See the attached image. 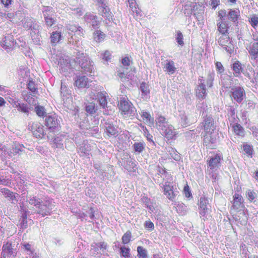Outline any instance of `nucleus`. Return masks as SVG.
<instances>
[{"instance_id":"f257e3e1","label":"nucleus","mask_w":258,"mask_h":258,"mask_svg":"<svg viewBox=\"0 0 258 258\" xmlns=\"http://www.w3.org/2000/svg\"><path fill=\"white\" fill-rule=\"evenodd\" d=\"M23 25L24 28L31 29L32 31L31 33V35L33 42L36 44L40 45V40L38 37V35H36V38H33L35 35L39 33L40 28H41V26L38 24L36 20L31 18L27 17L23 20Z\"/></svg>"},{"instance_id":"f03ea898","label":"nucleus","mask_w":258,"mask_h":258,"mask_svg":"<svg viewBox=\"0 0 258 258\" xmlns=\"http://www.w3.org/2000/svg\"><path fill=\"white\" fill-rule=\"evenodd\" d=\"M119 109L124 115L131 117H137V110L133 104L125 97H120Z\"/></svg>"},{"instance_id":"7ed1b4c3","label":"nucleus","mask_w":258,"mask_h":258,"mask_svg":"<svg viewBox=\"0 0 258 258\" xmlns=\"http://www.w3.org/2000/svg\"><path fill=\"white\" fill-rule=\"evenodd\" d=\"M202 119V122L196 128V132L199 133L203 129V131L202 133H214L216 129V125L212 115L205 116Z\"/></svg>"},{"instance_id":"20e7f679","label":"nucleus","mask_w":258,"mask_h":258,"mask_svg":"<svg viewBox=\"0 0 258 258\" xmlns=\"http://www.w3.org/2000/svg\"><path fill=\"white\" fill-rule=\"evenodd\" d=\"M100 126H102L104 130V136L105 138L117 136V127L113 124L111 119H103L101 121Z\"/></svg>"},{"instance_id":"39448f33","label":"nucleus","mask_w":258,"mask_h":258,"mask_svg":"<svg viewBox=\"0 0 258 258\" xmlns=\"http://www.w3.org/2000/svg\"><path fill=\"white\" fill-rule=\"evenodd\" d=\"M77 62L84 72H90L93 69V62L90 60L88 55L84 53L78 52L76 56Z\"/></svg>"},{"instance_id":"423d86ee","label":"nucleus","mask_w":258,"mask_h":258,"mask_svg":"<svg viewBox=\"0 0 258 258\" xmlns=\"http://www.w3.org/2000/svg\"><path fill=\"white\" fill-rule=\"evenodd\" d=\"M160 185L166 198L172 202L174 201L176 197L179 194V191L176 186L168 181H166L164 184L162 183Z\"/></svg>"},{"instance_id":"0eeeda50","label":"nucleus","mask_w":258,"mask_h":258,"mask_svg":"<svg viewBox=\"0 0 258 258\" xmlns=\"http://www.w3.org/2000/svg\"><path fill=\"white\" fill-rule=\"evenodd\" d=\"M45 124L50 133H57L60 131V121L55 114L46 116Z\"/></svg>"},{"instance_id":"6e6552de","label":"nucleus","mask_w":258,"mask_h":258,"mask_svg":"<svg viewBox=\"0 0 258 258\" xmlns=\"http://www.w3.org/2000/svg\"><path fill=\"white\" fill-rule=\"evenodd\" d=\"M203 145L207 149H215L217 147V139L214 133H202Z\"/></svg>"},{"instance_id":"1a4fd4ad","label":"nucleus","mask_w":258,"mask_h":258,"mask_svg":"<svg viewBox=\"0 0 258 258\" xmlns=\"http://www.w3.org/2000/svg\"><path fill=\"white\" fill-rule=\"evenodd\" d=\"M97 10L99 15L108 20L109 21H112V16L109 8L107 6L105 0H95Z\"/></svg>"},{"instance_id":"9d476101","label":"nucleus","mask_w":258,"mask_h":258,"mask_svg":"<svg viewBox=\"0 0 258 258\" xmlns=\"http://www.w3.org/2000/svg\"><path fill=\"white\" fill-rule=\"evenodd\" d=\"M55 205L51 201H41L40 205L38 207L37 213L41 215L43 217L47 215H50L52 213V210Z\"/></svg>"},{"instance_id":"9b49d317","label":"nucleus","mask_w":258,"mask_h":258,"mask_svg":"<svg viewBox=\"0 0 258 258\" xmlns=\"http://www.w3.org/2000/svg\"><path fill=\"white\" fill-rule=\"evenodd\" d=\"M29 129L32 132L34 136L37 138L45 139L46 133L44 132L43 126L38 122L29 123Z\"/></svg>"},{"instance_id":"f8f14e48","label":"nucleus","mask_w":258,"mask_h":258,"mask_svg":"<svg viewBox=\"0 0 258 258\" xmlns=\"http://www.w3.org/2000/svg\"><path fill=\"white\" fill-rule=\"evenodd\" d=\"M16 254L17 251L14 244L7 242L3 245L1 258H16Z\"/></svg>"},{"instance_id":"ddd939ff","label":"nucleus","mask_w":258,"mask_h":258,"mask_svg":"<svg viewBox=\"0 0 258 258\" xmlns=\"http://www.w3.org/2000/svg\"><path fill=\"white\" fill-rule=\"evenodd\" d=\"M84 19L90 27L91 26L94 29L99 28L100 21L98 20V17L96 15L91 13H87L84 15Z\"/></svg>"},{"instance_id":"4468645a","label":"nucleus","mask_w":258,"mask_h":258,"mask_svg":"<svg viewBox=\"0 0 258 258\" xmlns=\"http://www.w3.org/2000/svg\"><path fill=\"white\" fill-rule=\"evenodd\" d=\"M121 165L129 172L134 171L136 166L135 161L128 155L125 154L121 158Z\"/></svg>"},{"instance_id":"2eb2a0df","label":"nucleus","mask_w":258,"mask_h":258,"mask_svg":"<svg viewBox=\"0 0 258 258\" xmlns=\"http://www.w3.org/2000/svg\"><path fill=\"white\" fill-rule=\"evenodd\" d=\"M65 136L60 135L55 137L52 135V133H48L46 135V139L51 141L52 147L56 148H61L63 147V139Z\"/></svg>"},{"instance_id":"dca6fc26","label":"nucleus","mask_w":258,"mask_h":258,"mask_svg":"<svg viewBox=\"0 0 258 258\" xmlns=\"http://www.w3.org/2000/svg\"><path fill=\"white\" fill-rule=\"evenodd\" d=\"M232 98L238 103H241L245 95V91L242 87L238 86L232 88Z\"/></svg>"},{"instance_id":"f3484780","label":"nucleus","mask_w":258,"mask_h":258,"mask_svg":"<svg viewBox=\"0 0 258 258\" xmlns=\"http://www.w3.org/2000/svg\"><path fill=\"white\" fill-rule=\"evenodd\" d=\"M1 46L8 52L13 49L14 46V41L13 36L8 34L6 36L3 41L1 42Z\"/></svg>"},{"instance_id":"a211bd4d","label":"nucleus","mask_w":258,"mask_h":258,"mask_svg":"<svg viewBox=\"0 0 258 258\" xmlns=\"http://www.w3.org/2000/svg\"><path fill=\"white\" fill-rule=\"evenodd\" d=\"M157 128L160 134L163 135L169 124L166 119L163 116H159L156 119Z\"/></svg>"},{"instance_id":"6ab92c4d","label":"nucleus","mask_w":258,"mask_h":258,"mask_svg":"<svg viewBox=\"0 0 258 258\" xmlns=\"http://www.w3.org/2000/svg\"><path fill=\"white\" fill-rule=\"evenodd\" d=\"M88 79L85 76H76L74 85L78 88H88L89 86Z\"/></svg>"},{"instance_id":"aec40b11","label":"nucleus","mask_w":258,"mask_h":258,"mask_svg":"<svg viewBox=\"0 0 258 258\" xmlns=\"http://www.w3.org/2000/svg\"><path fill=\"white\" fill-rule=\"evenodd\" d=\"M223 160L221 154H216L208 161V165L211 169H214L220 166L221 161Z\"/></svg>"},{"instance_id":"412c9836","label":"nucleus","mask_w":258,"mask_h":258,"mask_svg":"<svg viewBox=\"0 0 258 258\" xmlns=\"http://www.w3.org/2000/svg\"><path fill=\"white\" fill-rule=\"evenodd\" d=\"M140 90L141 92V98L145 101L148 100L150 98V91L149 86L145 82H142L140 84Z\"/></svg>"},{"instance_id":"4be33fe9","label":"nucleus","mask_w":258,"mask_h":258,"mask_svg":"<svg viewBox=\"0 0 258 258\" xmlns=\"http://www.w3.org/2000/svg\"><path fill=\"white\" fill-rule=\"evenodd\" d=\"M25 147L22 144L19 143H14L10 150L9 154L13 155H21L25 153Z\"/></svg>"},{"instance_id":"5701e85b","label":"nucleus","mask_w":258,"mask_h":258,"mask_svg":"<svg viewBox=\"0 0 258 258\" xmlns=\"http://www.w3.org/2000/svg\"><path fill=\"white\" fill-rule=\"evenodd\" d=\"M197 106L200 115H201L202 118H203L205 116L212 115L211 114H209L211 110V108L210 107H209L206 103L203 102L199 103Z\"/></svg>"},{"instance_id":"b1692460","label":"nucleus","mask_w":258,"mask_h":258,"mask_svg":"<svg viewBox=\"0 0 258 258\" xmlns=\"http://www.w3.org/2000/svg\"><path fill=\"white\" fill-rule=\"evenodd\" d=\"M246 49L253 58L255 59L258 57V42L250 43L246 47Z\"/></svg>"},{"instance_id":"393cba45","label":"nucleus","mask_w":258,"mask_h":258,"mask_svg":"<svg viewBox=\"0 0 258 258\" xmlns=\"http://www.w3.org/2000/svg\"><path fill=\"white\" fill-rule=\"evenodd\" d=\"M230 125L235 135L240 138H243L245 136V132L244 128L237 122H234Z\"/></svg>"},{"instance_id":"a878e982","label":"nucleus","mask_w":258,"mask_h":258,"mask_svg":"<svg viewBox=\"0 0 258 258\" xmlns=\"http://www.w3.org/2000/svg\"><path fill=\"white\" fill-rule=\"evenodd\" d=\"M42 12L44 19L57 17V15L53 9V8L49 6H43L42 8Z\"/></svg>"},{"instance_id":"bb28decb","label":"nucleus","mask_w":258,"mask_h":258,"mask_svg":"<svg viewBox=\"0 0 258 258\" xmlns=\"http://www.w3.org/2000/svg\"><path fill=\"white\" fill-rule=\"evenodd\" d=\"M240 16V11L238 9H229L227 14L228 20L232 21L234 23H238V19Z\"/></svg>"},{"instance_id":"cd10ccee","label":"nucleus","mask_w":258,"mask_h":258,"mask_svg":"<svg viewBox=\"0 0 258 258\" xmlns=\"http://www.w3.org/2000/svg\"><path fill=\"white\" fill-rule=\"evenodd\" d=\"M231 69L234 72V76L236 77H240L241 73H242L244 70L242 67V64L238 60L235 61L232 64Z\"/></svg>"},{"instance_id":"c85d7f7f","label":"nucleus","mask_w":258,"mask_h":258,"mask_svg":"<svg viewBox=\"0 0 258 258\" xmlns=\"http://www.w3.org/2000/svg\"><path fill=\"white\" fill-rule=\"evenodd\" d=\"M217 26L218 27V31L219 32V35L220 34L221 35L229 34L228 30L229 26L226 22L220 21L217 23Z\"/></svg>"},{"instance_id":"c756f323","label":"nucleus","mask_w":258,"mask_h":258,"mask_svg":"<svg viewBox=\"0 0 258 258\" xmlns=\"http://www.w3.org/2000/svg\"><path fill=\"white\" fill-rule=\"evenodd\" d=\"M196 96L200 99L203 100L205 99L207 95L206 85H203L201 84V85H198L196 89Z\"/></svg>"},{"instance_id":"7c9ffc66","label":"nucleus","mask_w":258,"mask_h":258,"mask_svg":"<svg viewBox=\"0 0 258 258\" xmlns=\"http://www.w3.org/2000/svg\"><path fill=\"white\" fill-rule=\"evenodd\" d=\"M67 29L72 32H74L76 34L82 36L84 34L83 29L75 24H69L67 26Z\"/></svg>"},{"instance_id":"2f4dec72","label":"nucleus","mask_w":258,"mask_h":258,"mask_svg":"<svg viewBox=\"0 0 258 258\" xmlns=\"http://www.w3.org/2000/svg\"><path fill=\"white\" fill-rule=\"evenodd\" d=\"M233 202L232 207L234 209L238 210L243 202V199L241 195L235 194L233 197Z\"/></svg>"},{"instance_id":"473e14b6","label":"nucleus","mask_w":258,"mask_h":258,"mask_svg":"<svg viewBox=\"0 0 258 258\" xmlns=\"http://www.w3.org/2000/svg\"><path fill=\"white\" fill-rule=\"evenodd\" d=\"M228 115H230L229 117V121L230 124L232 125V123L237 122L238 118L236 113V110L233 106H230L228 109Z\"/></svg>"},{"instance_id":"72a5a7b5","label":"nucleus","mask_w":258,"mask_h":258,"mask_svg":"<svg viewBox=\"0 0 258 258\" xmlns=\"http://www.w3.org/2000/svg\"><path fill=\"white\" fill-rule=\"evenodd\" d=\"M166 63L164 64V69L165 71L168 73L169 74H173L175 73L176 68L174 66V62L173 60H166Z\"/></svg>"},{"instance_id":"f704fd0d","label":"nucleus","mask_w":258,"mask_h":258,"mask_svg":"<svg viewBox=\"0 0 258 258\" xmlns=\"http://www.w3.org/2000/svg\"><path fill=\"white\" fill-rule=\"evenodd\" d=\"M146 144L143 141L135 142L132 146V148L135 153L140 154L145 149Z\"/></svg>"},{"instance_id":"c9c22d12","label":"nucleus","mask_w":258,"mask_h":258,"mask_svg":"<svg viewBox=\"0 0 258 258\" xmlns=\"http://www.w3.org/2000/svg\"><path fill=\"white\" fill-rule=\"evenodd\" d=\"M85 110L87 113L94 116L97 110V106L94 103H89L86 105Z\"/></svg>"},{"instance_id":"e433bc0d","label":"nucleus","mask_w":258,"mask_h":258,"mask_svg":"<svg viewBox=\"0 0 258 258\" xmlns=\"http://www.w3.org/2000/svg\"><path fill=\"white\" fill-rule=\"evenodd\" d=\"M231 42L229 34L221 35L218 41L219 45L221 46L230 44Z\"/></svg>"},{"instance_id":"4c0bfd02","label":"nucleus","mask_w":258,"mask_h":258,"mask_svg":"<svg viewBox=\"0 0 258 258\" xmlns=\"http://www.w3.org/2000/svg\"><path fill=\"white\" fill-rule=\"evenodd\" d=\"M162 136H164L168 139H172L175 136V132L173 126L172 125L169 124Z\"/></svg>"},{"instance_id":"58836bf2","label":"nucleus","mask_w":258,"mask_h":258,"mask_svg":"<svg viewBox=\"0 0 258 258\" xmlns=\"http://www.w3.org/2000/svg\"><path fill=\"white\" fill-rule=\"evenodd\" d=\"M19 225L21 229L24 230L28 227L27 215L23 214L19 221Z\"/></svg>"},{"instance_id":"ea45409f","label":"nucleus","mask_w":258,"mask_h":258,"mask_svg":"<svg viewBox=\"0 0 258 258\" xmlns=\"http://www.w3.org/2000/svg\"><path fill=\"white\" fill-rule=\"evenodd\" d=\"M105 37V34L100 30H96L93 33V38L97 42L103 41Z\"/></svg>"},{"instance_id":"a19ab883","label":"nucleus","mask_w":258,"mask_h":258,"mask_svg":"<svg viewBox=\"0 0 258 258\" xmlns=\"http://www.w3.org/2000/svg\"><path fill=\"white\" fill-rule=\"evenodd\" d=\"M171 158H173L175 161H179L180 160V155L175 150V149L172 147H169L167 150Z\"/></svg>"},{"instance_id":"79ce46f5","label":"nucleus","mask_w":258,"mask_h":258,"mask_svg":"<svg viewBox=\"0 0 258 258\" xmlns=\"http://www.w3.org/2000/svg\"><path fill=\"white\" fill-rule=\"evenodd\" d=\"M215 76V73L214 71L208 73L206 78V84L208 88H212L213 87Z\"/></svg>"},{"instance_id":"37998d69","label":"nucleus","mask_w":258,"mask_h":258,"mask_svg":"<svg viewBox=\"0 0 258 258\" xmlns=\"http://www.w3.org/2000/svg\"><path fill=\"white\" fill-rule=\"evenodd\" d=\"M50 38L52 43L56 44L58 43L61 38V33L57 31L53 32L51 34Z\"/></svg>"},{"instance_id":"c03bdc74","label":"nucleus","mask_w":258,"mask_h":258,"mask_svg":"<svg viewBox=\"0 0 258 258\" xmlns=\"http://www.w3.org/2000/svg\"><path fill=\"white\" fill-rule=\"evenodd\" d=\"M100 106L104 108L107 106V102L106 96L102 92H99L97 95Z\"/></svg>"},{"instance_id":"a18cd8bd","label":"nucleus","mask_w":258,"mask_h":258,"mask_svg":"<svg viewBox=\"0 0 258 258\" xmlns=\"http://www.w3.org/2000/svg\"><path fill=\"white\" fill-rule=\"evenodd\" d=\"M35 111L37 115L39 117H44L46 116V112L45 108L40 105H37L35 107Z\"/></svg>"},{"instance_id":"49530a36","label":"nucleus","mask_w":258,"mask_h":258,"mask_svg":"<svg viewBox=\"0 0 258 258\" xmlns=\"http://www.w3.org/2000/svg\"><path fill=\"white\" fill-rule=\"evenodd\" d=\"M120 256L124 258H128L130 257V248L129 247H126L124 246H121L120 248L119 251Z\"/></svg>"},{"instance_id":"de8ad7c7","label":"nucleus","mask_w":258,"mask_h":258,"mask_svg":"<svg viewBox=\"0 0 258 258\" xmlns=\"http://www.w3.org/2000/svg\"><path fill=\"white\" fill-rule=\"evenodd\" d=\"M27 201L30 204L34 205L36 208H38L42 201L36 197H30L27 199Z\"/></svg>"},{"instance_id":"09e8293b","label":"nucleus","mask_w":258,"mask_h":258,"mask_svg":"<svg viewBox=\"0 0 258 258\" xmlns=\"http://www.w3.org/2000/svg\"><path fill=\"white\" fill-rule=\"evenodd\" d=\"M246 196L248 199V200L251 202H254L255 199L257 197V192L254 191L253 190H251L250 189L247 190L246 192Z\"/></svg>"},{"instance_id":"8fccbe9b","label":"nucleus","mask_w":258,"mask_h":258,"mask_svg":"<svg viewBox=\"0 0 258 258\" xmlns=\"http://www.w3.org/2000/svg\"><path fill=\"white\" fill-rule=\"evenodd\" d=\"M15 105L16 108L18 111L27 114L29 113V108L27 104L18 103L17 104H15Z\"/></svg>"},{"instance_id":"3c124183","label":"nucleus","mask_w":258,"mask_h":258,"mask_svg":"<svg viewBox=\"0 0 258 258\" xmlns=\"http://www.w3.org/2000/svg\"><path fill=\"white\" fill-rule=\"evenodd\" d=\"M137 252L139 258H147V250L141 246H139L137 247Z\"/></svg>"},{"instance_id":"603ef678","label":"nucleus","mask_w":258,"mask_h":258,"mask_svg":"<svg viewBox=\"0 0 258 258\" xmlns=\"http://www.w3.org/2000/svg\"><path fill=\"white\" fill-rule=\"evenodd\" d=\"M141 200L143 202V203H144V204L145 205V207L146 208H148V209L151 212H153L154 211V207L153 206L150 205L151 202H150V199H149L146 196H144L143 198H142Z\"/></svg>"},{"instance_id":"864d4df0","label":"nucleus","mask_w":258,"mask_h":258,"mask_svg":"<svg viewBox=\"0 0 258 258\" xmlns=\"http://www.w3.org/2000/svg\"><path fill=\"white\" fill-rule=\"evenodd\" d=\"M180 121L181 126L185 127L192 123V121L185 114L180 115Z\"/></svg>"},{"instance_id":"5fc2aeb1","label":"nucleus","mask_w":258,"mask_h":258,"mask_svg":"<svg viewBox=\"0 0 258 258\" xmlns=\"http://www.w3.org/2000/svg\"><path fill=\"white\" fill-rule=\"evenodd\" d=\"M132 233L130 231H127L121 238L122 242L125 244L128 243L132 238Z\"/></svg>"},{"instance_id":"6e6d98bb","label":"nucleus","mask_w":258,"mask_h":258,"mask_svg":"<svg viewBox=\"0 0 258 258\" xmlns=\"http://www.w3.org/2000/svg\"><path fill=\"white\" fill-rule=\"evenodd\" d=\"M57 17H51L44 19L45 25L47 28H50L56 23Z\"/></svg>"},{"instance_id":"4d7b16f0","label":"nucleus","mask_w":258,"mask_h":258,"mask_svg":"<svg viewBox=\"0 0 258 258\" xmlns=\"http://www.w3.org/2000/svg\"><path fill=\"white\" fill-rule=\"evenodd\" d=\"M249 22L251 26L254 29L258 27V16L256 15H252L249 18Z\"/></svg>"},{"instance_id":"13d9d810","label":"nucleus","mask_w":258,"mask_h":258,"mask_svg":"<svg viewBox=\"0 0 258 258\" xmlns=\"http://www.w3.org/2000/svg\"><path fill=\"white\" fill-rule=\"evenodd\" d=\"M140 114L143 119L145 120L147 122H150L152 120H153V118H152L150 114L147 111L142 110L141 112H140Z\"/></svg>"},{"instance_id":"bf43d9fd","label":"nucleus","mask_w":258,"mask_h":258,"mask_svg":"<svg viewBox=\"0 0 258 258\" xmlns=\"http://www.w3.org/2000/svg\"><path fill=\"white\" fill-rule=\"evenodd\" d=\"M90 251L92 255L94 256H96L97 255L100 253V251L98 247L97 246L96 243H93L91 245Z\"/></svg>"},{"instance_id":"052dcab7","label":"nucleus","mask_w":258,"mask_h":258,"mask_svg":"<svg viewBox=\"0 0 258 258\" xmlns=\"http://www.w3.org/2000/svg\"><path fill=\"white\" fill-rule=\"evenodd\" d=\"M28 89L34 94H37V88L36 87L35 84L32 80H29L27 84Z\"/></svg>"},{"instance_id":"680f3d73","label":"nucleus","mask_w":258,"mask_h":258,"mask_svg":"<svg viewBox=\"0 0 258 258\" xmlns=\"http://www.w3.org/2000/svg\"><path fill=\"white\" fill-rule=\"evenodd\" d=\"M243 150L245 154L249 156H252L253 154V149L251 146L247 144H244L243 145Z\"/></svg>"},{"instance_id":"e2e57ef3","label":"nucleus","mask_w":258,"mask_h":258,"mask_svg":"<svg viewBox=\"0 0 258 258\" xmlns=\"http://www.w3.org/2000/svg\"><path fill=\"white\" fill-rule=\"evenodd\" d=\"M197 133L198 132L196 131V132H195L194 130L186 132L185 134L187 140H189L190 141H191L192 140H195L196 138L197 137V136L196 135Z\"/></svg>"},{"instance_id":"0e129e2a","label":"nucleus","mask_w":258,"mask_h":258,"mask_svg":"<svg viewBox=\"0 0 258 258\" xmlns=\"http://www.w3.org/2000/svg\"><path fill=\"white\" fill-rule=\"evenodd\" d=\"M60 94L62 96L67 97L70 94V91L68 90L67 87L61 83L60 88Z\"/></svg>"},{"instance_id":"69168bd1","label":"nucleus","mask_w":258,"mask_h":258,"mask_svg":"<svg viewBox=\"0 0 258 258\" xmlns=\"http://www.w3.org/2000/svg\"><path fill=\"white\" fill-rule=\"evenodd\" d=\"M183 37L182 33L180 31H178L177 32V35L176 37V40L177 43L181 46H183L184 44V42L183 41Z\"/></svg>"},{"instance_id":"338daca9","label":"nucleus","mask_w":258,"mask_h":258,"mask_svg":"<svg viewBox=\"0 0 258 258\" xmlns=\"http://www.w3.org/2000/svg\"><path fill=\"white\" fill-rule=\"evenodd\" d=\"M223 49L227 52L229 54H232L234 51L233 45L231 42L230 44L222 46Z\"/></svg>"},{"instance_id":"774afa93","label":"nucleus","mask_w":258,"mask_h":258,"mask_svg":"<svg viewBox=\"0 0 258 258\" xmlns=\"http://www.w3.org/2000/svg\"><path fill=\"white\" fill-rule=\"evenodd\" d=\"M97 246L98 247L100 251L104 252L107 248V244L105 242H100L96 243Z\"/></svg>"}]
</instances>
